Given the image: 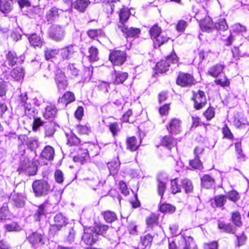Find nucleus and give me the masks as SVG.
Masks as SVG:
<instances>
[{
    "mask_svg": "<svg viewBox=\"0 0 249 249\" xmlns=\"http://www.w3.org/2000/svg\"><path fill=\"white\" fill-rule=\"evenodd\" d=\"M17 0H0V11L4 13L10 12Z\"/></svg>",
    "mask_w": 249,
    "mask_h": 249,
    "instance_id": "20",
    "label": "nucleus"
},
{
    "mask_svg": "<svg viewBox=\"0 0 249 249\" xmlns=\"http://www.w3.org/2000/svg\"><path fill=\"white\" fill-rule=\"evenodd\" d=\"M194 245L193 238L191 236H187L182 238L180 240L179 248L180 249H194Z\"/></svg>",
    "mask_w": 249,
    "mask_h": 249,
    "instance_id": "21",
    "label": "nucleus"
},
{
    "mask_svg": "<svg viewBox=\"0 0 249 249\" xmlns=\"http://www.w3.org/2000/svg\"><path fill=\"white\" fill-rule=\"evenodd\" d=\"M89 151L86 149L79 148L78 151L77 155L74 157L73 160L75 161L80 162L83 163L89 160Z\"/></svg>",
    "mask_w": 249,
    "mask_h": 249,
    "instance_id": "19",
    "label": "nucleus"
},
{
    "mask_svg": "<svg viewBox=\"0 0 249 249\" xmlns=\"http://www.w3.org/2000/svg\"><path fill=\"white\" fill-rule=\"evenodd\" d=\"M126 54L124 51L120 50L110 51L109 60L116 66H121L126 61Z\"/></svg>",
    "mask_w": 249,
    "mask_h": 249,
    "instance_id": "6",
    "label": "nucleus"
},
{
    "mask_svg": "<svg viewBox=\"0 0 249 249\" xmlns=\"http://www.w3.org/2000/svg\"><path fill=\"white\" fill-rule=\"evenodd\" d=\"M153 237L150 234H147L144 236L141 237V243L145 248L150 247L151 245Z\"/></svg>",
    "mask_w": 249,
    "mask_h": 249,
    "instance_id": "54",
    "label": "nucleus"
},
{
    "mask_svg": "<svg viewBox=\"0 0 249 249\" xmlns=\"http://www.w3.org/2000/svg\"><path fill=\"white\" fill-rule=\"evenodd\" d=\"M218 243L217 241H213L204 244V249H218Z\"/></svg>",
    "mask_w": 249,
    "mask_h": 249,
    "instance_id": "64",
    "label": "nucleus"
},
{
    "mask_svg": "<svg viewBox=\"0 0 249 249\" xmlns=\"http://www.w3.org/2000/svg\"><path fill=\"white\" fill-rule=\"evenodd\" d=\"M130 15L129 11L127 8L122 9L119 14L120 21L118 24H124L128 19Z\"/></svg>",
    "mask_w": 249,
    "mask_h": 249,
    "instance_id": "41",
    "label": "nucleus"
},
{
    "mask_svg": "<svg viewBox=\"0 0 249 249\" xmlns=\"http://www.w3.org/2000/svg\"><path fill=\"white\" fill-rule=\"evenodd\" d=\"M158 180L159 182L158 184V193L159 195L161 196V197H162L166 189V182L161 181L159 179H158Z\"/></svg>",
    "mask_w": 249,
    "mask_h": 249,
    "instance_id": "61",
    "label": "nucleus"
},
{
    "mask_svg": "<svg viewBox=\"0 0 249 249\" xmlns=\"http://www.w3.org/2000/svg\"><path fill=\"white\" fill-rule=\"evenodd\" d=\"M171 191L173 194H176L177 193L180 192L181 188L180 186L178 184L177 178L173 179L171 181Z\"/></svg>",
    "mask_w": 249,
    "mask_h": 249,
    "instance_id": "60",
    "label": "nucleus"
},
{
    "mask_svg": "<svg viewBox=\"0 0 249 249\" xmlns=\"http://www.w3.org/2000/svg\"><path fill=\"white\" fill-rule=\"evenodd\" d=\"M181 183L186 193H189L192 192L194 187L192 182L190 179L184 178L182 180Z\"/></svg>",
    "mask_w": 249,
    "mask_h": 249,
    "instance_id": "46",
    "label": "nucleus"
},
{
    "mask_svg": "<svg viewBox=\"0 0 249 249\" xmlns=\"http://www.w3.org/2000/svg\"><path fill=\"white\" fill-rule=\"evenodd\" d=\"M6 59L8 65L13 67L17 64L22 63L24 61V57L22 55L18 57L14 51H9L6 54Z\"/></svg>",
    "mask_w": 249,
    "mask_h": 249,
    "instance_id": "15",
    "label": "nucleus"
},
{
    "mask_svg": "<svg viewBox=\"0 0 249 249\" xmlns=\"http://www.w3.org/2000/svg\"><path fill=\"white\" fill-rule=\"evenodd\" d=\"M149 33L152 39H155L156 37L161 34V29L157 25H155L149 30Z\"/></svg>",
    "mask_w": 249,
    "mask_h": 249,
    "instance_id": "55",
    "label": "nucleus"
},
{
    "mask_svg": "<svg viewBox=\"0 0 249 249\" xmlns=\"http://www.w3.org/2000/svg\"><path fill=\"white\" fill-rule=\"evenodd\" d=\"M175 207L169 204H163L160 207V210L162 213H173L175 211Z\"/></svg>",
    "mask_w": 249,
    "mask_h": 249,
    "instance_id": "56",
    "label": "nucleus"
},
{
    "mask_svg": "<svg viewBox=\"0 0 249 249\" xmlns=\"http://www.w3.org/2000/svg\"><path fill=\"white\" fill-rule=\"evenodd\" d=\"M224 68V65L216 64L209 69L208 73L212 76L216 77L222 72Z\"/></svg>",
    "mask_w": 249,
    "mask_h": 249,
    "instance_id": "29",
    "label": "nucleus"
},
{
    "mask_svg": "<svg viewBox=\"0 0 249 249\" xmlns=\"http://www.w3.org/2000/svg\"><path fill=\"white\" fill-rule=\"evenodd\" d=\"M169 37L161 33L153 39L154 47L155 48L159 47L164 43L167 42L169 39Z\"/></svg>",
    "mask_w": 249,
    "mask_h": 249,
    "instance_id": "40",
    "label": "nucleus"
},
{
    "mask_svg": "<svg viewBox=\"0 0 249 249\" xmlns=\"http://www.w3.org/2000/svg\"><path fill=\"white\" fill-rule=\"evenodd\" d=\"M32 163L29 159L26 156H22L20 158V162L19 167L18 169V171L19 173L27 172V170L31 167Z\"/></svg>",
    "mask_w": 249,
    "mask_h": 249,
    "instance_id": "23",
    "label": "nucleus"
},
{
    "mask_svg": "<svg viewBox=\"0 0 249 249\" xmlns=\"http://www.w3.org/2000/svg\"><path fill=\"white\" fill-rule=\"evenodd\" d=\"M98 233L96 232L95 229L92 227H89L85 230L82 240L87 245H93L98 240Z\"/></svg>",
    "mask_w": 249,
    "mask_h": 249,
    "instance_id": "9",
    "label": "nucleus"
},
{
    "mask_svg": "<svg viewBox=\"0 0 249 249\" xmlns=\"http://www.w3.org/2000/svg\"><path fill=\"white\" fill-rule=\"evenodd\" d=\"M98 55V50L95 47L92 46L89 49L87 56L90 61L95 62L97 61L99 59Z\"/></svg>",
    "mask_w": 249,
    "mask_h": 249,
    "instance_id": "36",
    "label": "nucleus"
},
{
    "mask_svg": "<svg viewBox=\"0 0 249 249\" xmlns=\"http://www.w3.org/2000/svg\"><path fill=\"white\" fill-rule=\"evenodd\" d=\"M126 145L127 149L130 151H134L138 149L139 144L138 143L136 138L133 136L127 139Z\"/></svg>",
    "mask_w": 249,
    "mask_h": 249,
    "instance_id": "37",
    "label": "nucleus"
},
{
    "mask_svg": "<svg viewBox=\"0 0 249 249\" xmlns=\"http://www.w3.org/2000/svg\"><path fill=\"white\" fill-rule=\"evenodd\" d=\"M120 162L119 161L118 158L114 161L109 162L107 163V167L110 172V174L114 176L118 172L120 168Z\"/></svg>",
    "mask_w": 249,
    "mask_h": 249,
    "instance_id": "33",
    "label": "nucleus"
},
{
    "mask_svg": "<svg viewBox=\"0 0 249 249\" xmlns=\"http://www.w3.org/2000/svg\"><path fill=\"white\" fill-rule=\"evenodd\" d=\"M54 80L59 92L64 91L68 85L65 73L60 70L56 71Z\"/></svg>",
    "mask_w": 249,
    "mask_h": 249,
    "instance_id": "11",
    "label": "nucleus"
},
{
    "mask_svg": "<svg viewBox=\"0 0 249 249\" xmlns=\"http://www.w3.org/2000/svg\"><path fill=\"white\" fill-rule=\"evenodd\" d=\"M4 229L7 231H19L21 230V227L17 223L13 222L4 226Z\"/></svg>",
    "mask_w": 249,
    "mask_h": 249,
    "instance_id": "49",
    "label": "nucleus"
},
{
    "mask_svg": "<svg viewBox=\"0 0 249 249\" xmlns=\"http://www.w3.org/2000/svg\"><path fill=\"white\" fill-rule=\"evenodd\" d=\"M102 215L107 223H111L117 219L116 213L111 211H106L102 212Z\"/></svg>",
    "mask_w": 249,
    "mask_h": 249,
    "instance_id": "35",
    "label": "nucleus"
},
{
    "mask_svg": "<svg viewBox=\"0 0 249 249\" xmlns=\"http://www.w3.org/2000/svg\"><path fill=\"white\" fill-rule=\"evenodd\" d=\"M24 110L26 115L30 118H31L32 117L33 118V122L35 121V119L36 118H39L36 115L37 113L36 109L34 107H32L31 104H27V105L25 106V107H24Z\"/></svg>",
    "mask_w": 249,
    "mask_h": 249,
    "instance_id": "38",
    "label": "nucleus"
},
{
    "mask_svg": "<svg viewBox=\"0 0 249 249\" xmlns=\"http://www.w3.org/2000/svg\"><path fill=\"white\" fill-rule=\"evenodd\" d=\"M200 26L202 31L210 32L213 28H214V24H213L212 19L208 17L201 21Z\"/></svg>",
    "mask_w": 249,
    "mask_h": 249,
    "instance_id": "26",
    "label": "nucleus"
},
{
    "mask_svg": "<svg viewBox=\"0 0 249 249\" xmlns=\"http://www.w3.org/2000/svg\"><path fill=\"white\" fill-rule=\"evenodd\" d=\"M190 165L194 168L201 170L203 169V165L199 158H196L190 161Z\"/></svg>",
    "mask_w": 249,
    "mask_h": 249,
    "instance_id": "57",
    "label": "nucleus"
},
{
    "mask_svg": "<svg viewBox=\"0 0 249 249\" xmlns=\"http://www.w3.org/2000/svg\"><path fill=\"white\" fill-rule=\"evenodd\" d=\"M32 187L36 197L45 196L51 192V185L44 180L34 181Z\"/></svg>",
    "mask_w": 249,
    "mask_h": 249,
    "instance_id": "2",
    "label": "nucleus"
},
{
    "mask_svg": "<svg viewBox=\"0 0 249 249\" xmlns=\"http://www.w3.org/2000/svg\"><path fill=\"white\" fill-rule=\"evenodd\" d=\"M62 11L55 7H52L46 14L48 21H52L58 18Z\"/></svg>",
    "mask_w": 249,
    "mask_h": 249,
    "instance_id": "32",
    "label": "nucleus"
},
{
    "mask_svg": "<svg viewBox=\"0 0 249 249\" xmlns=\"http://www.w3.org/2000/svg\"><path fill=\"white\" fill-rule=\"evenodd\" d=\"M96 230V232L98 233V237L99 235H104L108 230V226L106 225L99 224L95 227H92Z\"/></svg>",
    "mask_w": 249,
    "mask_h": 249,
    "instance_id": "53",
    "label": "nucleus"
},
{
    "mask_svg": "<svg viewBox=\"0 0 249 249\" xmlns=\"http://www.w3.org/2000/svg\"><path fill=\"white\" fill-rule=\"evenodd\" d=\"M67 144L70 146L77 145L80 143V139L73 133L67 135Z\"/></svg>",
    "mask_w": 249,
    "mask_h": 249,
    "instance_id": "45",
    "label": "nucleus"
},
{
    "mask_svg": "<svg viewBox=\"0 0 249 249\" xmlns=\"http://www.w3.org/2000/svg\"><path fill=\"white\" fill-rule=\"evenodd\" d=\"M227 199L236 202L239 199V196L238 192L235 190H232L228 193L227 195Z\"/></svg>",
    "mask_w": 249,
    "mask_h": 249,
    "instance_id": "59",
    "label": "nucleus"
},
{
    "mask_svg": "<svg viewBox=\"0 0 249 249\" xmlns=\"http://www.w3.org/2000/svg\"><path fill=\"white\" fill-rule=\"evenodd\" d=\"M49 37L53 40L59 42L62 41L65 35L64 29L58 25H53L48 32Z\"/></svg>",
    "mask_w": 249,
    "mask_h": 249,
    "instance_id": "7",
    "label": "nucleus"
},
{
    "mask_svg": "<svg viewBox=\"0 0 249 249\" xmlns=\"http://www.w3.org/2000/svg\"><path fill=\"white\" fill-rule=\"evenodd\" d=\"M53 223L61 228L66 226L69 223L68 219L62 213H57L53 218Z\"/></svg>",
    "mask_w": 249,
    "mask_h": 249,
    "instance_id": "25",
    "label": "nucleus"
},
{
    "mask_svg": "<svg viewBox=\"0 0 249 249\" xmlns=\"http://www.w3.org/2000/svg\"><path fill=\"white\" fill-rule=\"evenodd\" d=\"M59 52L63 59L69 60L72 57L74 50L72 46H69L61 49Z\"/></svg>",
    "mask_w": 249,
    "mask_h": 249,
    "instance_id": "28",
    "label": "nucleus"
},
{
    "mask_svg": "<svg viewBox=\"0 0 249 249\" xmlns=\"http://www.w3.org/2000/svg\"><path fill=\"white\" fill-rule=\"evenodd\" d=\"M57 111V109L54 106L52 105L48 106L43 113V117L49 121H53L56 116Z\"/></svg>",
    "mask_w": 249,
    "mask_h": 249,
    "instance_id": "17",
    "label": "nucleus"
},
{
    "mask_svg": "<svg viewBox=\"0 0 249 249\" xmlns=\"http://www.w3.org/2000/svg\"><path fill=\"white\" fill-rule=\"evenodd\" d=\"M10 75L15 80L19 81L22 79L24 76L23 69L20 67H16L11 71Z\"/></svg>",
    "mask_w": 249,
    "mask_h": 249,
    "instance_id": "30",
    "label": "nucleus"
},
{
    "mask_svg": "<svg viewBox=\"0 0 249 249\" xmlns=\"http://www.w3.org/2000/svg\"><path fill=\"white\" fill-rule=\"evenodd\" d=\"M214 201L216 207H223L227 201V196L225 195H218L214 197Z\"/></svg>",
    "mask_w": 249,
    "mask_h": 249,
    "instance_id": "48",
    "label": "nucleus"
},
{
    "mask_svg": "<svg viewBox=\"0 0 249 249\" xmlns=\"http://www.w3.org/2000/svg\"><path fill=\"white\" fill-rule=\"evenodd\" d=\"M76 235V231L72 227L68 229V233L66 235L65 241L69 243L74 242Z\"/></svg>",
    "mask_w": 249,
    "mask_h": 249,
    "instance_id": "51",
    "label": "nucleus"
},
{
    "mask_svg": "<svg viewBox=\"0 0 249 249\" xmlns=\"http://www.w3.org/2000/svg\"><path fill=\"white\" fill-rule=\"evenodd\" d=\"M167 129L171 134H178L181 131V121L177 118L172 119L167 126Z\"/></svg>",
    "mask_w": 249,
    "mask_h": 249,
    "instance_id": "16",
    "label": "nucleus"
},
{
    "mask_svg": "<svg viewBox=\"0 0 249 249\" xmlns=\"http://www.w3.org/2000/svg\"><path fill=\"white\" fill-rule=\"evenodd\" d=\"M54 153V148L50 145H47L43 148L40 157L48 161L52 160H53Z\"/></svg>",
    "mask_w": 249,
    "mask_h": 249,
    "instance_id": "18",
    "label": "nucleus"
},
{
    "mask_svg": "<svg viewBox=\"0 0 249 249\" xmlns=\"http://www.w3.org/2000/svg\"><path fill=\"white\" fill-rule=\"evenodd\" d=\"M27 239L31 244L36 247L44 245L45 238L44 235L37 231L34 232L27 236Z\"/></svg>",
    "mask_w": 249,
    "mask_h": 249,
    "instance_id": "12",
    "label": "nucleus"
},
{
    "mask_svg": "<svg viewBox=\"0 0 249 249\" xmlns=\"http://www.w3.org/2000/svg\"><path fill=\"white\" fill-rule=\"evenodd\" d=\"M176 83L182 87H190L195 84V79L189 73L179 72L176 79Z\"/></svg>",
    "mask_w": 249,
    "mask_h": 249,
    "instance_id": "4",
    "label": "nucleus"
},
{
    "mask_svg": "<svg viewBox=\"0 0 249 249\" xmlns=\"http://www.w3.org/2000/svg\"><path fill=\"white\" fill-rule=\"evenodd\" d=\"M60 226L53 223L50 224L48 230V234L50 237H54L55 235L57 234L58 232L62 229Z\"/></svg>",
    "mask_w": 249,
    "mask_h": 249,
    "instance_id": "47",
    "label": "nucleus"
},
{
    "mask_svg": "<svg viewBox=\"0 0 249 249\" xmlns=\"http://www.w3.org/2000/svg\"><path fill=\"white\" fill-rule=\"evenodd\" d=\"M178 62V58L174 52L170 55L167 56L165 60H162L157 64V72L160 73L165 72L169 70V63H177Z\"/></svg>",
    "mask_w": 249,
    "mask_h": 249,
    "instance_id": "3",
    "label": "nucleus"
},
{
    "mask_svg": "<svg viewBox=\"0 0 249 249\" xmlns=\"http://www.w3.org/2000/svg\"><path fill=\"white\" fill-rule=\"evenodd\" d=\"M93 67H85L84 69L83 78L85 81L90 80L92 74Z\"/></svg>",
    "mask_w": 249,
    "mask_h": 249,
    "instance_id": "58",
    "label": "nucleus"
},
{
    "mask_svg": "<svg viewBox=\"0 0 249 249\" xmlns=\"http://www.w3.org/2000/svg\"><path fill=\"white\" fill-rule=\"evenodd\" d=\"M75 100V96L73 93L70 91L66 92L61 98H59L58 100L59 103H62L68 105Z\"/></svg>",
    "mask_w": 249,
    "mask_h": 249,
    "instance_id": "34",
    "label": "nucleus"
},
{
    "mask_svg": "<svg viewBox=\"0 0 249 249\" xmlns=\"http://www.w3.org/2000/svg\"><path fill=\"white\" fill-rule=\"evenodd\" d=\"M67 73L74 78L79 74V70L74 64H69L67 68Z\"/></svg>",
    "mask_w": 249,
    "mask_h": 249,
    "instance_id": "44",
    "label": "nucleus"
},
{
    "mask_svg": "<svg viewBox=\"0 0 249 249\" xmlns=\"http://www.w3.org/2000/svg\"><path fill=\"white\" fill-rule=\"evenodd\" d=\"M214 28L219 31H224L228 29V26L224 19L220 18L215 22Z\"/></svg>",
    "mask_w": 249,
    "mask_h": 249,
    "instance_id": "43",
    "label": "nucleus"
},
{
    "mask_svg": "<svg viewBox=\"0 0 249 249\" xmlns=\"http://www.w3.org/2000/svg\"><path fill=\"white\" fill-rule=\"evenodd\" d=\"M241 218V215L239 212L236 211L232 213L231 220L236 226L240 227L242 226V223Z\"/></svg>",
    "mask_w": 249,
    "mask_h": 249,
    "instance_id": "52",
    "label": "nucleus"
},
{
    "mask_svg": "<svg viewBox=\"0 0 249 249\" xmlns=\"http://www.w3.org/2000/svg\"><path fill=\"white\" fill-rule=\"evenodd\" d=\"M9 213L8 206L6 204H4L0 209V217L1 220L5 219Z\"/></svg>",
    "mask_w": 249,
    "mask_h": 249,
    "instance_id": "63",
    "label": "nucleus"
},
{
    "mask_svg": "<svg viewBox=\"0 0 249 249\" xmlns=\"http://www.w3.org/2000/svg\"><path fill=\"white\" fill-rule=\"evenodd\" d=\"M56 123L54 121L44 122L40 118H36L33 122V130L38 131L41 126L43 127V133L45 138H51L56 131Z\"/></svg>",
    "mask_w": 249,
    "mask_h": 249,
    "instance_id": "1",
    "label": "nucleus"
},
{
    "mask_svg": "<svg viewBox=\"0 0 249 249\" xmlns=\"http://www.w3.org/2000/svg\"><path fill=\"white\" fill-rule=\"evenodd\" d=\"M118 28L123 33L124 36L126 38L137 37L141 32L139 28L128 27L122 24H118Z\"/></svg>",
    "mask_w": 249,
    "mask_h": 249,
    "instance_id": "13",
    "label": "nucleus"
},
{
    "mask_svg": "<svg viewBox=\"0 0 249 249\" xmlns=\"http://www.w3.org/2000/svg\"><path fill=\"white\" fill-rule=\"evenodd\" d=\"M193 99L194 101V107L196 109H201L206 104V98L203 91L198 90L197 93L194 92Z\"/></svg>",
    "mask_w": 249,
    "mask_h": 249,
    "instance_id": "14",
    "label": "nucleus"
},
{
    "mask_svg": "<svg viewBox=\"0 0 249 249\" xmlns=\"http://www.w3.org/2000/svg\"><path fill=\"white\" fill-rule=\"evenodd\" d=\"M69 7L73 8L77 11L84 13L90 2L89 0H63Z\"/></svg>",
    "mask_w": 249,
    "mask_h": 249,
    "instance_id": "8",
    "label": "nucleus"
},
{
    "mask_svg": "<svg viewBox=\"0 0 249 249\" xmlns=\"http://www.w3.org/2000/svg\"><path fill=\"white\" fill-rule=\"evenodd\" d=\"M175 144L174 139L169 136H164L162 141L161 144L170 149Z\"/></svg>",
    "mask_w": 249,
    "mask_h": 249,
    "instance_id": "42",
    "label": "nucleus"
},
{
    "mask_svg": "<svg viewBox=\"0 0 249 249\" xmlns=\"http://www.w3.org/2000/svg\"><path fill=\"white\" fill-rule=\"evenodd\" d=\"M28 38L31 45L34 47H41L43 44L42 40L40 37L37 34H33L30 35Z\"/></svg>",
    "mask_w": 249,
    "mask_h": 249,
    "instance_id": "31",
    "label": "nucleus"
},
{
    "mask_svg": "<svg viewBox=\"0 0 249 249\" xmlns=\"http://www.w3.org/2000/svg\"><path fill=\"white\" fill-rule=\"evenodd\" d=\"M128 74L125 72L114 71V73L112 74L113 82L116 84H119L124 83L127 79Z\"/></svg>",
    "mask_w": 249,
    "mask_h": 249,
    "instance_id": "22",
    "label": "nucleus"
},
{
    "mask_svg": "<svg viewBox=\"0 0 249 249\" xmlns=\"http://www.w3.org/2000/svg\"><path fill=\"white\" fill-rule=\"evenodd\" d=\"M22 31L21 28H18L13 30L10 37L15 42H17L21 39Z\"/></svg>",
    "mask_w": 249,
    "mask_h": 249,
    "instance_id": "50",
    "label": "nucleus"
},
{
    "mask_svg": "<svg viewBox=\"0 0 249 249\" xmlns=\"http://www.w3.org/2000/svg\"><path fill=\"white\" fill-rule=\"evenodd\" d=\"M214 178L209 175H205L201 178V185L204 188H211L214 185Z\"/></svg>",
    "mask_w": 249,
    "mask_h": 249,
    "instance_id": "27",
    "label": "nucleus"
},
{
    "mask_svg": "<svg viewBox=\"0 0 249 249\" xmlns=\"http://www.w3.org/2000/svg\"><path fill=\"white\" fill-rule=\"evenodd\" d=\"M59 53V50L46 48L44 51V55L47 60L54 58Z\"/></svg>",
    "mask_w": 249,
    "mask_h": 249,
    "instance_id": "39",
    "label": "nucleus"
},
{
    "mask_svg": "<svg viewBox=\"0 0 249 249\" xmlns=\"http://www.w3.org/2000/svg\"><path fill=\"white\" fill-rule=\"evenodd\" d=\"M26 198L22 194L13 193L11 194L9 198L10 203L13 206L21 208L24 207L26 203Z\"/></svg>",
    "mask_w": 249,
    "mask_h": 249,
    "instance_id": "10",
    "label": "nucleus"
},
{
    "mask_svg": "<svg viewBox=\"0 0 249 249\" xmlns=\"http://www.w3.org/2000/svg\"><path fill=\"white\" fill-rule=\"evenodd\" d=\"M218 229L222 232L228 233H234L235 229L231 224H227L221 220H218L217 222Z\"/></svg>",
    "mask_w": 249,
    "mask_h": 249,
    "instance_id": "24",
    "label": "nucleus"
},
{
    "mask_svg": "<svg viewBox=\"0 0 249 249\" xmlns=\"http://www.w3.org/2000/svg\"><path fill=\"white\" fill-rule=\"evenodd\" d=\"M108 127L113 136L117 135L118 132L120 131L119 125L117 123H111Z\"/></svg>",
    "mask_w": 249,
    "mask_h": 249,
    "instance_id": "62",
    "label": "nucleus"
},
{
    "mask_svg": "<svg viewBox=\"0 0 249 249\" xmlns=\"http://www.w3.org/2000/svg\"><path fill=\"white\" fill-rule=\"evenodd\" d=\"M51 207V205L47 201L37 206V208L33 215L34 220L36 222H39L43 218L46 217L47 214L50 212Z\"/></svg>",
    "mask_w": 249,
    "mask_h": 249,
    "instance_id": "5",
    "label": "nucleus"
}]
</instances>
